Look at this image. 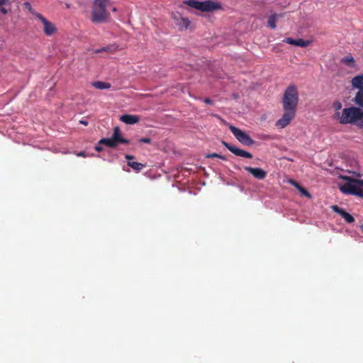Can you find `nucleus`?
Here are the masks:
<instances>
[{
  "label": "nucleus",
  "mask_w": 363,
  "mask_h": 363,
  "mask_svg": "<svg viewBox=\"0 0 363 363\" xmlns=\"http://www.w3.org/2000/svg\"><path fill=\"white\" fill-rule=\"evenodd\" d=\"M296 111L290 109H284V114L281 118L276 123V125L279 128L286 127L295 118Z\"/></svg>",
  "instance_id": "7"
},
{
  "label": "nucleus",
  "mask_w": 363,
  "mask_h": 363,
  "mask_svg": "<svg viewBox=\"0 0 363 363\" xmlns=\"http://www.w3.org/2000/svg\"><path fill=\"white\" fill-rule=\"evenodd\" d=\"M36 17L40 21V27L47 36H52L57 33V28L54 23L40 14H37Z\"/></svg>",
  "instance_id": "5"
},
{
  "label": "nucleus",
  "mask_w": 363,
  "mask_h": 363,
  "mask_svg": "<svg viewBox=\"0 0 363 363\" xmlns=\"http://www.w3.org/2000/svg\"><path fill=\"white\" fill-rule=\"evenodd\" d=\"M92 85L96 88V89H109L111 87V84H108V83H106V82H101V81H97V82H94Z\"/></svg>",
  "instance_id": "20"
},
{
  "label": "nucleus",
  "mask_w": 363,
  "mask_h": 363,
  "mask_svg": "<svg viewBox=\"0 0 363 363\" xmlns=\"http://www.w3.org/2000/svg\"><path fill=\"white\" fill-rule=\"evenodd\" d=\"M361 228H362V230H363V225H362V226H361Z\"/></svg>",
  "instance_id": "41"
},
{
  "label": "nucleus",
  "mask_w": 363,
  "mask_h": 363,
  "mask_svg": "<svg viewBox=\"0 0 363 363\" xmlns=\"http://www.w3.org/2000/svg\"><path fill=\"white\" fill-rule=\"evenodd\" d=\"M360 197L363 198V191H362V194Z\"/></svg>",
  "instance_id": "40"
},
{
  "label": "nucleus",
  "mask_w": 363,
  "mask_h": 363,
  "mask_svg": "<svg viewBox=\"0 0 363 363\" xmlns=\"http://www.w3.org/2000/svg\"><path fill=\"white\" fill-rule=\"evenodd\" d=\"M173 18L175 23L180 29H186L190 25V21L187 18L181 16L179 13L174 14Z\"/></svg>",
  "instance_id": "11"
},
{
  "label": "nucleus",
  "mask_w": 363,
  "mask_h": 363,
  "mask_svg": "<svg viewBox=\"0 0 363 363\" xmlns=\"http://www.w3.org/2000/svg\"><path fill=\"white\" fill-rule=\"evenodd\" d=\"M333 120L340 124H356L363 127V111L357 107L346 108L342 110V113H336Z\"/></svg>",
  "instance_id": "1"
},
{
  "label": "nucleus",
  "mask_w": 363,
  "mask_h": 363,
  "mask_svg": "<svg viewBox=\"0 0 363 363\" xmlns=\"http://www.w3.org/2000/svg\"><path fill=\"white\" fill-rule=\"evenodd\" d=\"M9 0H0V6L6 4Z\"/></svg>",
  "instance_id": "35"
},
{
  "label": "nucleus",
  "mask_w": 363,
  "mask_h": 363,
  "mask_svg": "<svg viewBox=\"0 0 363 363\" xmlns=\"http://www.w3.org/2000/svg\"><path fill=\"white\" fill-rule=\"evenodd\" d=\"M99 143L111 147H116L118 145L117 141H115L113 137L111 138H103L100 140Z\"/></svg>",
  "instance_id": "19"
},
{
  "label": "nucleus",
  "mask_w": 363,
  "mask_h": 363,
  "mask_svg": "<svg viewBox=\"0 0 363 363\" xmlns=\"http://www.w3.org/2000/svg\"><path fill=\"white\" fill-rule=\"evenodd\" d=\"M184 4L203 12L212 11L221 8L219 3L213 1L186 0Z\"/></svg>",
  "instance_id": "4"
},
{
  "label": "nucleus",
  "mask_w": 363,
  "mask_h": 363,
  "mask_svg": "<svg viewBox=\"0 0 363 363\" xmlns=\"http://www.w3.org/2000/svg\"><path fill=\"white\" fill-rule=\"evenodd\" d=\"M140 118L136 115L125 114L121 116L120 120L125 124L133 125L137 123Z\"/></svg>",
  "instance_id": "15"
},
{
  "label": "nucleus",
  "mask_w": 363,
  "mask_h": 363,
  "mask_svg": "<svg viewBox=\"0 0 363 363\" xmlns=\"http://www.w3.org/2000/svg\"><path fill=\"white\" fill-rule=\"evenodd\" d=\"M108 17V12L106 9L97 8L94 6L92 11V20L94 22H103L105 21Z\"/></svg>",
  "instance_id": "9"
},
{
  "label": "nucleus",
  "mask_w": 363,
  "mask_h": 363,
  "mask_svg": "<svg viewBox=\"0 0 363 363\" xmlns=\"http://www.w3.org/2000/svg\"><path fill=\"white\" fill-rule=\"evenodd\" d=\"M1 11L4 14L7 13V11L4 8H1Z\"/></svg>",
  "instance_id": "36"
},
{
  "label": "nucleus",
  "mask_w": 363,
  "mask_h": 363,
  "mask_svg": "<svg viewBox=\"0 0 363 363\" xmlns=\"http://www.w3.org/2000/svg\"><path fill=\"white\" fill-rule=\"evenodd\" d=\"M229 128L236 139L242 144L251 145L254 143V141L250 138V137L242 130L233 125H230Z\"/></svg>",
  "instance_id": "6"
},
{
  "label": "nucleus",
  "mask_w": 363,
  "mask_h": 363,
  "mask_svg": "<svg viewBox=\"0 0 363 363\" xmlns=\"http://www.w3.org/2000/svg\"><path fill=\"white\" fill-rule=\"evenodd\" d=\"M108 2H109V0H95L94 3V6H97V8L106 9Z\"/></svg>",
  "instance_id": "24"
},
{
  "label": "nucleus",
  "mask_w": 363,
  "mask_h": 363,
  "mask_svg": "<svg viewBox=\"0 0 363 363\" xmlns=\"http://www.w3.org/2000/svg\"><path fill=\"white\" fill-rule=\"evenodd\" d=\"M283 108L296 111L298 104V92L296 85L291 84L285 90L283 96Z\"/></svg>",
  "instance_id": "3"
},
{
  "label": "nucleus",
  "mask_w": 363,
  "mask_h": 363,
  "mask_svg": "<svg viewBox=\"0 0 363 363\" xmlns=\"http://www.w3.org/2000/svg\"><path fill=\"white\" fill-rule=\"evenodd\" d=\"M107 52V46L106 47H104L101 49L96 50V52Z\"/></svg>",
  "instance_id": "31"
},
{
  "label": "nucleus",
  "mask_w": 363,
  "mask_h": 363,
  "mask_svg": "<svg viewBox=\"0 0 363 363\" xmlns=\"http://www.w3.org/2000/svg\"><path fill=\"white\" fill-rule=\"evenodd\" d=\"M96 150L100 152L102 150V147L100 145L96 146L95 147Z\"/></svg>",
  "instance_id": "34"
},
{
  "label": "nucleus",
  "mask_w": 363,
  "mask_h": 363,
  "mask_svg": "<svg viewBox=\"0 0 363 363\" xmlns=\"http://www.w3.org/2000/svg\"><path fill=\"white\" fill-rule=\"evenodd\" d=\"M245 169L250 173L254 177L258 179H263L267 176V172L261 168L245 167Z\"/></svg>",
  "instance_id": "12"
},
{
  "label": "nucleus",
  "mask_w": 363,
  "mask_h": 363,
  "mask_svg": "<svg viewBox=\"0 0 363 363\" xmlns=\"http://www.w3.org/2000/svg\"><path fill=\"white\" fill-rule=\"evenodd\" d=\"M300 193L306 196L307 198L308 199H311V195L308 192V191L306 189H305L304 188H303L302 186H298V188L297 189Z\"/></svg>",
  "instance_id": "25"
},
{
  "label": "nucleus",
  "mask_w": 363,
  "mask_h": 363,
  "mask_svg": "<svg viewBox=\"0 0 363 363\" xmlns=\"http://www.w3.org/2000/svg\"><path fill=\"white\" fill-rule=\"evenodd\" d=\"M118 50V46L116 45H111L109 46H107V52H114Z\"/></svg>",
  "instance_id": "26"
},
{
  "label": "nucleus",
  "mask_w": 363,
  "mask_h": 363,
  "mask_svg": "<svg viewBox=\"0 0 363 363\" xmlns=\"http://www.w3.org/2000/svg\"><path fill=\"white\" fill-rule=\"evenodd\" d=\"M354 101L357 105L363 107V91H357L354 96Z\"/></svg>",
  "instance_id": "21"
},
{
  "label": "nucleus",
  "mask_w": 363,
  "mask_h": 363,
  "mask_svg": "<svg viewBox=\"0 0 363 363\" xmlns=\"http://www.w3.org/2000/svg\"><path fill=\"white\" fill-rule=\"evenodd\" d=\"M340 63L344 67L348 68L350 72H354L359 69L358 65L351 54H348L343 57L340 60Z\"/></svg>",
  "instance_id": "8"
},
{
  "label": "nucleus",
  "mask_w": 363,
  "mask_h": 363,
  "mask_svg": "<svg viewBox=\"0 0 363 363\" xmlns=\"http://www.w3.org/2000/svg\"><path fill=\"white\" fill-rule=\"evenodd\" d=\"M283 42L302 48L307 47L311 43L308 40H304L301 38L294 39L292 38H286L283 40Z\"/></svg>",
  "instance_id": "13"
},
{
  "label": "nucleus",
  "mask_w": 363,
  "mask_h": 363,
  "mask_svg": "<svg viewBox=\"0 0 363 363\" xmlns=\"http://www.w3.org/2000/svg\"><path fill=\"white\" fill-rule=\"evenodd\" d=\"M115 141H117V144L118 143H128V140L123 139L121 136V131L118 127H116L114 128L113 135L112 136Z\"/></svg>",
  "instance_id": "18"
},
{
  "label": "nucleus",
  "mask_w": 363,
  "mask_h": 363,
  "mask_svg": "<svg viewBox=\"0 0 363 363\" xmlns=\"http://www.w3.org/2000/svg\"><path fill=\"white\" fill-rule=\"evenodd\" d=\"M80 123H81L82 124L85 125H87V122H86V121H80Z\"/></svg>",
  "instance_id": "38"
},
{
  "label": "nucleus",
  "mask_w": 363,
  "mask_h": 363,
  "mask_svg": "<svg viewBox=\"0 0 363 363\" xmlns=\"http://www.w3.org/2000/svg\"><path fill=\"white\" fill-rule=\"evenodd\" d=\"M206 157H218V158L222 159L223 160H226L225 157H223L220 155H218L217 153L209 154V155H207Z\"/></svg>",
  "instance_id": "27"
},
{
  "label": "nucleus",
  "mask_w": 363,
  "mask_h": 363,
  "mask_svg": "<svg viewBox=\"0 0 363 363\" xmlns=\"http://www.w3.org/2000/svg\"><path fill=\"white\" fill-rule=\"evenodd\" d=\"M112 11H113V12H116V8L113 7V8L112 9Z\"/></svg>",
  "instance_id": "39"
},
{
  "label": "nucleus",
  "mask_w": 363,
  "mask_h": 363,
  "mask_svg": "<svg viewBox=\"0 0 363 363\" xmlns=\"http://www.w3.org/2000/svg\"><path fill=\"white\" fill-rule=\"evenodd\" d=\"M340 178L344 182L339 184L340 189L343 194L361 196L363 191V180L347 176H340Z\"/></svg>",
  "instance_id": "2"
},
{
  "label": "nucleus",
  "mask_w": 363,
  "mask_h": 363,
  "mask_svg": "<svg viewBox=\"0 0 363 363\" xmlns=\"http://www.w3.org/2000/svg\"><path fill=\"white\" fill-rule=\"evenodd\" d=\"M342 103L340 101H335L333 104V108L334 109V113L333 115V117L338 113V114L342 113Z\"/></svg>",
  "instance_id": "22"
},
{
  "label": "nucleus",
  "mask_w": 363,
  "mask_h": 363,
  "mask_svg": "<svg viewBox=\"0 0 363 363\" xmlns=\"http://www.w3.org/2000/svg\"><path fill=\"white\" fill-rule=\"evenodd\" d=\"M205 102H206V104H210V103H211V100H210V99H205Z\"/></svg>",
  "instance_id": "37"
},
{
  "label": "nucleus",
  "mask_w": 363,
  "mask_h": 363,
  "mask_svg": "<svg viewBox=\"0 0 363 363\" xmlns=\"http://www.w3.org/2000/svg\"><path fill=\"white\" fill-rule=\"evenodd\" d=\"M288 182L293 185L294 186H295L296 189H298V186H300V185L293 179H289Z\"/></svg>",
  "instance_id": "29"
},
{
  "label": "nucleus",
  "mask_w": 363,
  "mask_h": 363,
  "mask_svg": "<svg viewBox=\"0 0 363 363\" xmlns=\"http://www.w3.org/2000/svg\"><path fill=\"white\" fill-rule=\"evenodd\" d=\"M332 209L335 212L340 214L345 220L346 222L350 223L354 222V217L349 213L346 212L344 209L339 208L337 206H333Z\"/></svg>",
  "instance_id": "14"
},
{
  "label": "nucleus",
  "mask_w": 363,
  "mask_h": 363,
  "mask_svg": "<svg viewBox=\"0 0 363 363\" xmlns=\"http://www.w3.org/2000/svg\"><path fill=\"white\" fill-rule=\"evenodd\" d=\"M282 15L274 13L271 15L268 18V26L272 29H275L277 28V21L279 18L281 17Z\"/></svg>",
  "instance_id": "17"
},
{
  "label": "nucleus",
  "mask_w": 363,
  "mask_h": 363,
  "mask_svg": "<svg viewBox=\"0 0 363 363\" xmlns=\"http://www.w3.org/2000/svg\"><path fill=\"white\" fill-rule=\"evenodd\" d=\"M140 142L145 143H150L151 140L148 138H143L140 139Z\"/></svg>",
  "instance_id": "30"
},
{
  "label": "nucleus",
  "mask_w": 363,
  "mask_h": 363,
  "mask_svg": "<svg viewBox=\"0 0 363 363\" xmlns=\"http://www.w3.org/2000/svg\"><path fill=\"white\" fill-rule=\"evenodd\" d=\"M125 158H126L127 160H130L133 159V156H131V155H125Z\"/></svg>",
  "instance_id": "33"
},
{
  "label": "nucleus",
  "mask_w": 363,
  "mask_h": 363,
  "mask_svg": "<svg viewBox=\"0 0 363 363\" xmlns=\"http://www.w3.org/2000/svg\"><path fill=\"white\" fill-rule=\"evenodd\" d=\"M222 143L231 152H233V154H235L237 156L242 157H246V158H252V154L250 153L249 152H247L245 150L240 149L234 145H231L225 141H223Z\"/></svg>",
  "instance_id": "10"
},
{
  "label": "nucleus",
  "mask_w": 363,
  "mask_h": 363,
  "mask_svg": "<svg viewBox=\"0 0 363 363\" xmlns=\"http://www.w3.org/2000/svg\"><path fill=\"white\" fill-rule=\"evenodd\" d=\"M288 182L293 185L294 186H295L296 189H298V186H300V185L293 179H289Z\"/></svg>",
  "instance_id": "28"
},
{
  "label": "nucleus",
  "mask_w": 363,
  "mask_h": 363,
  "mask_svg": "<svg viewBox=\"0 0 363 363\" xmlns=\"http://www.w3.org/2000/svg\"><path fill=\"white\" fill-rule=\"evenodd\" d=\"M352 86L358 91H363V75H357L351 81Z\"/></svg>",
  "instance_id": "16"
},
{
  "label": "nucleus",
  "mask_w": 363,
  "mask_h": 363,
  "mask_svg": "<svg viewBox=\"0 0 363 363\" xmlns=\"http://www.w3.org/2000/svg\"><path fill=\"white\" fill-rule=\"evenodd\" d=\"M77 155L78 157H86V156L85 152H80Z\"/></svg>",
  "instance_id": "32"
},
{
  "label": "nucleus",
  "mask_w": 363,
  "mask_h": 363,
  "mask_svg": "<svg viewBox=\"0 0 363 363\" xmlns=\"http://www.w3.org/2000/svg\"><path fill=\"white\" fill-rule=\"evenodd\" d=\"M128 165L136 171H140L145 167L142 163L130 161L128 162Z\"/></svg>",
  "instance_id": "23"
}]
</instances>
